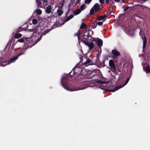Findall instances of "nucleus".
<instances>
[{
  "label": "nucleus",
  "mask_w": 150,
  "mask_h": 150,
  "mask_svg": "<svg viewBox=\"0 0 150 150\" xmlns=\"http://www.w3.org/2000/svg\"><path fill=\"white\" fill-rule=\"evenodd\" d=\"M127 10V8H126V10Z\"/></svg>",
  "instance_id": "nucleus-36"
},
{
  "label": "nucleus",
  "mask_w": 150,
  "mask_h": 150,
  "mask_svg": "<svg viewBox=\"0 0 150 150\" xmlns=\"http://www.w3.org/2000/svg\"><path fill=\"white\" fill-rule=\"evenodd\" d=\"M80 0H79V1Z\"/></svg>",
  "instance_id": "nucleus-37"
},
{
  "label": "nucleus",
  "mask_w": 150,
  "mask_h": 150,
  "mask_svg": "<svg viewBox=\"0 0 150 150\" xmlns=\"http://www.w3.org/2000/svg\"><path fill=\"white\" fill-rule=\"evenodd\" d=\"M28 40V38L26 37L23 38L18 40L17 42H26Z\"/></svg>",
  "instance_id": "nucleus-10"
},
{
  "label": "nucleus",
  "mask_w": 150,
  "mask_h": 150,
  "mask_svg": "<svg viewBox=\"0 0 150 150\" xmlns=\"http://www.w3.org/2000/svg\"><path fill=\"white\" fill-rule=\"evenodd\" d=\"M114 1L116 2H118L120 1V0H114Z\"/></svg>",
  "instance_id": "nucleus-34"
},
{
  "label": "nucleus",
  "mask_w": 150,
  "mask_h": 150,
  "mask_svg": "<svg viewBox=\"0 0 150 150\" xmlns=\"http://www.w3.org/2000/svg\"><path fill=\"white\" fill-rule=\"evenodd\" d=\"M86 8V6L85 4H82L81 6L79 8V9H80L81 11H82L84 10Z\"/></svg>",
  "instance_id": "nucleus-19"
},
{
  "label": "nucleus",
  "mask_w": 150,
  "mask_h": 150,
  "mask_svg": "<svg viewBox=\"0 0 150 150\" xmlns=\"http://www.w3.org/2000/svg\"><path fill=\"white\" fill-rule=\"evenodd\" d=\"M27 47H26H26L25 46H24L23 47V50H21L20 52V54H18L17 55L18 56H19L22 55L25 52V49H27Z\"/></svg>",
  "instance_id": "nucleus-13"
},
{
  "label": "nucleus",
  "mask_w": 150,
  "mask_h": 150,
  "mask_svg": "<svg viewBox=\"0 0 150 150\" xmlns=\"http://www.w3.org/2000/svg\"><path fill=\"white\" fill-rule=\"evenodd\" d=\"M149 10H150V9H149Z\"/></svg>",
  "instance_id": "nucleus-38"
},
{
  "label": "nucleus",
  "mask_w": 150,
  "mask_h": 150,
  "mask_svg": "<svg viewBox=\"0 0 150 150\" xmlns=\"http://www.w3.org/2000/svg\"><path fill=\"white\" fill-rule=\"evenodd\" d=\"M110 0H106V3L107 4L108 3Z\"/></svg>",
  "instance_id": "nucleus-33"
},
{
  "label": "nucleus",
  "mask_w": 150,
  "mask_h": 150,
  "mask_svg": "<svg viewBox=\"0 0 150 150\" xmlns=\"http://www.w3.org/2000/svg\"><path fill=\"white\" fill-rule=\"evenodd\" d=\"M103 25V23L102 22H98L97 23V25H98L99 26H101Z\"/></svg>",
  "instance_id": "nucleus-28"
},
{
  "label": "nucleus",
  "mask_w": 150,
  "mask_h": 150,
  "mask_svg": "<svg viewBox=\"0 0 150 150\" xmlns=\"http://www.w3.org/2000/svg\"><path fill=\"white\" fill-rule=\"evenodd\" d=\"M100 2L102 4L104 3V0H99Z\"/></svg>",
  "instance_id": "nucleus-30"
},
{
  "label": "nucleus",
  "mask_w": 150,
  "mask_h": 150,
  "mask_svg": "<svg viewBox=\"0 0 150 150\" xmlns=\"http://www.w3.org/2000/svg\"><path fill=\"white\" fill-rule=\"evenodd\" d=\"M97 45L98 46L99 49H100L101 50L100 47L103 45V41L101 39L98 38H97Z\"/></svg>",
  "instance_id": "nucleus-8"
},
{
  "label": "nucleus",
  "mask_w": 150,
  "mask_h": 150,
  "mask_svg": "<svg viewBox=\"0 0 150 150\" xmlns=\"http://www.w3.org/2000/svg\"><path fill=\"white\" fill-rule=\"evenodd\" d=\"M112 54L115 57H117L120 55V52L117 51L116 49H114L112 51Z\"/></svg>",
  "instance_id": "nucleus-9"
},
{
  "label": "nucleus",
  "mask_w": 150,
  "mask_h": 150,
  "mask_svg": "<svg viewBox=\"0 0 150 150\" xmlns=\"http://www.w3.org/2000/svg\"><path fill=\"white\" fill-rule=\"evenodd\" d=\"M92 0H85V4H88L91 2Z\"/></svg>",
  "instance_id": "nucleus-24"
},
{
  "label": "nucleus",
  "mask_w": 150,
  "mask_h": 150,
  "mask_svg": "<svg viewBox=\"0 0 150 150\" xmlns=\"http://www.w3.org/2000/svg\"><path fill=\"white\" fill-rule=\"evenodd\" d=\"M86 24L82 23L81 24V26H80V28L81 29H83L84 28H85L86 27Z\"/></svg>",
  "instance_id": "nucleus-25"
},
{
  "label": "nucleus",
  "mask_w": 150,
  "mask_h": 150,
  "mask_svg": "<svg viewBox=\"0 0 150 150\" xmlns=\"http://www.w3.org/2000/svg\"><path fill=\"white\" fill-rule=\"evenodd\" d=\"M63 6V4L58 6V9L57 11V13L59 16H61L63 13V11L62 10Z\"/></svg>",
  "instance_id": "nucleus-6"
},
{
  "label": "nucleus",
  "mask_w": 150,
  "mask_h": 150,
  "mask_svg": "<svg viewBox=\"0 0 150 150\" xmlns=\"http://www.w3.org/2000/svg\"><path fill=\"white\" fill-rule=\"evenodd\" d=\"M52 6L51 5H49L46 8V12L47 13H50L51 12Z\"/></svg>",
  "instance_id": "nucleus-12"
},
{
  "label": "nucleus",
  "mask_w": 150,
  "mask_h": 150,
  "mask_svg": "<svg viewBox=\"0 0 150 150\" xmlns=\"http://www.w3.org/2000/svg\"><path fill=\"white\" fill-rule=\"evenodd\" d=\"M73 17V15L72 14L71 15L67 18L65 20L64 22H66L68 21L72 18Z\"/></svg>",
  "instance_id": "nucleus-18"
},
{
  "label": "nucleus",
  "mask_w": 150,
  "mask_h": 150,
  "mask_svg": "<svg viewBox=\"0 0 150 150\" xmlns=\"http://www.w3.org/2000/svg\"><path fill=\"white\" fill-rule=\"evenodd\" d=\"M35 12H36L37 14L40 15L42 13V11L40 9H37L35 11Z\"/></svg>",
  "instance_id": "nucleus-23"
},
{
  "label": "nucleus",
  "mask_w": 150,
  "mask_h": 150,
  "mask_svg": "<svg viewBox=\"0 0 150 150\" xmlns=\"http://www.w3.org/2000/svg\"><path fill=\"white\" fill-rule=\"evenodd\" d=\"M106 17V16L105 15L103 16H100L98 18V20L99 21L103 20Z\"/></svg>",
  "instance_id": "nucleus-21"
},
{
  "label": "nucleus",
  "mask_w": 150,
  "mask_h": 150,
  "mask_svg": "<svg viewBox=\"0 0 150 150\" xmlns=\"http://www.w3.org/2000/svg\"><path fill=\"white\" fill-rule=\"evenodd\" d=\"M79 32H80V30H79L78 31V32L76 34V36H77L78 37L79 41V43H80V38H79V36H80Z\"/></svg>",
  "instance_id": "nucleus-27"
},
{
  "label": "nucleus",
  "mask_w": 150,
  "mask_h": 150,
  "mask_svg": "<svg viewBox=\"0 0 150 150\" xmlns=\"http://www.w3.org/2000/svg\"><path fill=\"white\" fill-rule=\"evenodd\" d=\"M43 2L44 3H47V0H43Z\"/></svg>",
  "instance_id": "nucleus-32"
},
{
  "label": "nucleus",
  "mask_w": 150,
  "mask_h": 150,
  "mask_svg": "<svg viewBox=\"0 0 150 150\" xmlns=\"http://www.w3.org/2000/svg\"><path fill=\"white\" fill-rule=\"evenodd\" d=\"M129 80V79L128 78V79H127L125 83L124 84H123V85H121L120 86H118L117 87L114 88V89H112V90H110V91L112 92H114V91H117V90L120 89V88L123 87L125 86L127 84V83L128 82Z\"/></svg>",
  "instance_id": "nucleus-5"
},
{
  "label": "nucleus",
  "mask_w": 150,
  "mask_h": 150,
  "mask_svg": "<svg viewBox=\"0 0 150 150\" xmlns=\"http://www.w3.org/2000/svg\"><path fill=\"white\" fill-rule=\"evenodd\" d=\"M22 35L21 34L16 33L14 35V36L16 38H18L21 37Z\"/></svg>",
  "instance_id": "nucleus-20"
},
{
  "label": "nucleus",
  "mask_w": 150,
  "mask_h": 150,
  "mask_svg": "<svg viewBox=\"0 0 150 150\" xmlns=\"http://www.w3.org/2000/svg\"><path fill=\"white\" fill-rule=\"evenodd\" d=\"M70 77V76H68V75H65V76L62 77L61 79V84L63 87L67 90L69 91H78L80 90H82L85 89L88 86H90L89 85L90 83L91 82V81H87L85 82V84H87L88 86L85 88H83L81 89H73L70 88L68 85L69 82V77Z\"/></svg>",
  "instance_id": "nucleus-1"
},
{
  "label": "nucleus",
  "mask_w": 150,
  "mask_h": 150,
  "mask_svg": "<svg viewBox=\"0 0 150 150\" xmlns=\"http://www.w3.org/2000/svg\"><path fill=\"white\" fill-rule=\"evenodd\" d=\"M42 0H36L37 6L41 8L42 6V4L41 2Z\"/></svg>",
  "instance_id": "nucleus-16"
},
{
  "label": "nucleus",
  "mask_w": 150,
  "mask_h": 150,
  "mask_svg": "<svg viewBox=\"0 0 150 150\" xmlns=\"http://www.w3.org/2000/svg\"><path fill=\"white\" fill-rule=\"evenodd\" d=\"M29 32H33V38H34V39L37 42L39 41L42 38V35H45L49 32V31L46 30L44 31V33H41L42 31L40 27L36 26L34 29H29Z\"/></svg>",
  "instance_id": "nucleus-2"
},
{
  "label": "nucleus",
  "mask_w": 150,
  "mask_h": 150,
  "mask_svg": "<svg viewBox=\"0 0 150 150\" xmlns=\"http://www.w3.org/2000/svg\"><path fill=\"white\" fill-rule=\"evenodd\" d=\"M109 65L110 68H109L113 72H115L116 71V68L114 61L112 59L109 61Z\"/></svg>",
  "instance_id": "nucleus-4"
},
{
  "label": "nucleus",
  "mask_w": 150,
  "mask_h": 150,
  "mask_svg": "<svg viewBox=\"0 0 150 150\" xmlns=\"http://www.w3.org/2000/svg\"><path fill=\"white\" fill-rule=\"evenodd\" d=\"M100 9V5L96 3L94 5L90 11V13L91 14L94 13V12L99 11Z\"/></svg>",
  "instance_id": "nucleus-3"
},
{
  "label": "nucleus",
  "mask_w": 150,
  "mask_h": 150,
  "mask_svg": "<svg viewBox=\"0 0 150 150\" xmlns=\"http://www.w3.org/2000/svg\"><path fill=\"white\" fill-rule=\"evenodd\" d=\"M33 23L34 24H35L38 23V21L36 19H33L32 20Z\"/></svg>",
  "instance_id": "nucleus-26"
},
{
  "label": "nucleus",
  "mask_w": 150,
  "mask_h": 150,
  "mask_svg": "<svg viewBox=\"0 0 150 150\" xmlns=\"http://www.w3.org/2000/svg\"><path fill=\"white\" fill-rule=\"evenodd\" d=\"M92 41L93 42H94V41H96V42H97V39H96L95 38H92Z\"/></svg>",
  "instance_id": "nucleus-29"
},
{
  "label": "nucleus",
  "mask_w": 150,
  "mask_h": 150,
  "mask_svg": "<svg viewBox=\"0 0 150 150\" xmlns=\"http://www.w3.org/2000/svg\"><path fill=\"white\" fill-rule=\"evenodd\" d=\"M91 60L90 59H88L87 60L86 62H83V65H85L86 66H87L91 64Z\"/></svg>",
  "instance_id": "nucleus-14"
},
{
  "label": "nucleus",
  "mask_w": 150,
  "mask_h": 150,
  "mask_svg": "<svg viewBox=\"0 0 150 150\" xmlns=\"http://www.w3.org/2000/svg\"><path fill=\"white\" fill-rule=\"evenodd\" d=\"M112 9L113 8L112 6H110V7L109 8V10L111 11L112 10Z\"/></svg>",
  "instance_id": "nucleus-31"
},
{
  "label": "nucleus",
  "mask_w": 150,
  "mask_h": 150,
  "mask_svg": "<svg viewBox=\"0 0 150 150\" xmlns=\"http://www.w3.org/2000/svg\"><path fill=\"white\" fill-rule=\"evenodd\" d=\"M75 73H77V71H78V72H80L82 71V69L81 68H79L77 67H76L74 68L73 69Z\"/></svg>",
  "instance_id": "nucleus-15"
},
{
  "label": "nucleus",
  "mask_w": 150,
  "mask_h": 150,
  "mask_svg": "<svg viewBox=\"0 0 150 150\" xmlns=\"http://www.w3.org/2000/svg\"><path fill=\"white\" fill-rule=\"evenodd\" d=\"M142 40L143 41V50H144V49L146 47V39L145 37H144L142 38Z\"/></svg>",
  "instance_id": "nucleus-11"
},
{
  "label": "nucleus",
  "mask_w": 150,
  "mask_h": 150,
  "mask_svg": "<svg viewBox=\"0 0 150 150\" xmlns=\"http://www.w3.org/2000/svg\"><path fill=\"white\" fill-rule=\"evenodd\" d=\"M110 70L108 72H110Z\"/></svg>",
  "instance_id": "nucleus-35"
},
{
  "label": "nucleus",
  "mask_w": 150,
  "mask_h": 150,
  "mask_svg": "<svg viewBox=\"0 0 150 150\" xmlns=\"http://www.w3.org/2000/svg\"><path fill=\"white\" fill-rule=\"evenodd\" d=\"M81 12V11L80 9L78 8L74 11L73 12V13L74 15H76L79 14Z\"/></svg>",
  "instance_id": "nucleus-17"
},
{
  "label": "nucleus",
  "mask_w": 150,
  "mask_h": 150,
  "mask_svg": "<svg viewBox=\"0 0 150 150\" xmlns=\"http://www.w3.org/2000/svg\"><path fill=\"white\" fill-rule=\"evenodd\" d=\"M144 70L146 73H150V68L149 67H146Z\"/></svg>",
  "instance_id": "nucleus-22"
},
{
  "label": "nucleus",
  "mask_w": 150,
  "mask_h": 150,
  "mask_svg": "<svg viewBox=\"0 0 150 150\" xmlns=\"http://www.w3.org/2000/svg\"><path fill=\"white\" fill-rule=\"evenodd\" d=\"M82 42H83L88 47L89 49L91 50L93 48L94 45L91 42H87L86 41H82Z\"/></svg>",
  "instance_id": "nucleus-7"
}]
</instances>
